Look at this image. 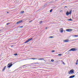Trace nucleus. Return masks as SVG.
I'll use <instances>...</instances> for the list:
<instances>
[{
    "label": "nucleus",
    "mask_w": 78,
    "mask_h": 78,
    "mask_svg": "<svg viewBox=\"0 0 78 78\" xmlns=\"http://www.w3.org/2000/svg\"><path fill=\"white\" fill-rule=\"evenodd\" d=\"M52 11H53V9H51L50 10V12H52Z\"/></svg>",
    "instance_id": "16"
},
{
    "label": "nucleus",
    "mask_w": 78,
    "mask_h": 78,
    "mask_svg": "<svg viewBox=\"0 0 78 78\" xmlns=\"http://www.w3.org/2000/svg\"><path fill=\"white\" fill-rule=\"evenodd\" d=\"M73 30L70 29H68L66 30V31H67L68 32H70V31H73Z\"/></svg>",
    "instance_id": "6"
},
{
    "label": "nucleus",
    "mask_w": 78,
    "mask_h": 78,
    "mask_svg": "<svg viewBox=\"0 0 78 78\" xmlns=\"http://www.w3.org/2000/svg\"><path fill=\"white\" fill-rule=\"evenodd\" d=\"M55 50H53L52 51V52H55Z\"/></svg>",
    "instance_id": "27"
},
{
    "label": "nucleus",
    "mask_w": 78,
    "mask_h": 78,
    "mask_svg": "<svg viewBox=\"0 0 78 78\" xmlns=\"http://www.w3.org/2000/svg\"><path fill=\"white\" fill-rule=\"evenodd\" d=\"M69 74H73L74 73V70L73 69H71L70 71H68Z\"/></svg>",
    "instance_id": "1"
},
{
    "label": "nucleus",
    "mask_w": 78,
    "mask_h": 78,
    "mask_svg": "<svg viewBox=\"0 0 78 78\" xmlns=\"http://www.w3.org/2000/svg\"><path fill=\"white\" fill-rule=\"evenodd\" d=\"M0 31H1V30H0Z\"/></svg>",
    "instance_id": "40"
},
{
    "label": "nucleus",
    "mask_w": 78,
    "mask_h": 78,
    "mask_svg": "<svg viewBox=\"0 0 78 78\" xmlns=\"http://www.w3.org/2000/svg\"><path fill=\"white\" fill-rule=\"evenodd\" d=\"M6 66H5L3 69L2 70V71L3 72L4 71H5V69H6Z\"/></svg>",
    "instance_id": "9"
},
{
    "label": "nucleus",
    "mask_w": 78,
    "mask_h": 78,
    "mask_svg": "<svg viewBox=\"0 0 78 78\" xmlns=\"http://www.w3.org/2000/svg\"><path fill=\"white\" fill-rule=\"evenodd\" d=\"M64 32H65V30H64Z\"/></svg>",
    "instance_id": "39"
},
{
    "label": "nucleus",
    "mask_w": 78,
    "mask_h": 78,
    "mask_svg": "<svg viewBox=\"0 0 78 78\" xmlns=\"http://www.w3.org/2000/svg\"><path fill=\"white\" fill-rule=\"evenodd\" d=\"M18 55V54H17V53L14 54V55H15V56H17V55Z\"/></svg>",
    "instance_id": "18"
},
{
    "label": "nucleus",
    "mask_w": 78,
    "mask_h": 78,
    "mask_svg": "<svg viewBox=\"0 0 78 78\" xmlns=\"http://www.w3.org/2000/svg\"><path fill=\"white\" fill-rule=\"evenodd\" d=\"M76 65H77L78 64V62H76Z\"/></svg>",
    "instance_id": "23"
},
{
    "label": "nucleus",
    "mask_w": 78,
    "mask_h": 78,
    "mask_svg": "<svg viewBox=\"0 0 78 78\" xmlns=\"http://www.w3.org/2000/svg\"><path fill=\"white\" fill-rule=\"evenodd\" d=\"M75 75H73V76H69V78H74V77H75Z\"/></svg>",
    "instance_id": "10"
},
{
    "label": "nucleus",
    "mask_w": 78,
    "mask_h": 78,
    "mask_svg": "<svg viewBox=\"0 0 78 78\" xmlns=\"http://www.w3.org/2000/svg\"><path fill=\"white\" fill-rule=\"evenodd\" d=\"M26 66V65H23L22 66V67H24V66Z\"/></svg>",
    "instance_id": "28"
},
{
    "label": "nucleus",
    "mask_w": 78,
    "mask_h": 78,
    "mask_svg": "<svg viewBox=\"0 0 78 78\" xmlns=\"http://www.w3.org/2000/svg\"><path fill=\"white\" fill-rule=\"evenodd\" d=\"M61 11H62V10H61L60 12H61Z\"/></svg>",
    "instance_id": "35"
},
{
    "label": "nucleus",
    "mask_w": 78,
    "mask_h": 78,
    "mask_svg": "<svg viewBox=\"0 0 78 78\" xmlns=\"http://www.w3.org/2000/svg\"><path fill=\"white\" fill-rule=\"evenodd\" d=\"M50 38H53V36H50Z\"/></svg>",
    "instance_id": "24"
},
{
    "label": "nucleus",
    "mask_w": 78,
    "mask_h": 78,
    "mask_svg": "<svg viewBox=\"0 0 78 78\" xmlns=\"http://www.w3.org/2000/svg\"><path fill=\"white\" fill-rule=\"evenodd\" d=\"M68 20L69 21H72V19H70Z\"/></svg>",
    "instance_id": "13"
},
{
    "label": "nucleus",
    "mask_w": 78,
    "mask_h": 78,
    "mask_svg": "<svg viewBox=\"0 0 78 78\" xmlns=\"http://www.w3.org/2000/svg\"><path fill=\"white\" fill-rule=\"evenodd\" d=\"M67 6H65V8H67Z\"/></svg>",
    "instance_id": "31"
},
{
    "label": "nucleus",
    "mask_w": 78,
    "mask_h": 78,
    "mask_svg": "<svg viewBox=\"0 0 78 78\" xmlns=\"http://www.w3.org/2000/svg\"><path fill=\"white\" fill-rule=\"evenodd\" d=\"M37 64V63H31V64Z\"/></svg>",
    "instance_id": "20"
},
{
    "label": "nucleus",
    "mask_w": 78,
    "mask_h": 78,
    "mask_svg": "<svg viewBox=\"0 0 78 78\" xmlns=\"http://www.w3.org/2000/svg\"><path fill=\"white\" fill-rule=\"evenodd\" d=\"M23 26H20V28H23Z\"/></svg>",
    "instance_id": "26"
},
{
    "label": "nucleus",
    "mask_w": 78,
    "mask_h": 78,
    "mask_svg": "<svg viewBox=\"0 0 78 78\" xmlns=\"http://www.w3.org/2000/svg\"><path fill=\"white\" fill-rule=\"evenodd\" d=\"M63 64H64V62H63Z\"/></svg>",
    "instance_id": "36"
},
{
    "label": "nucleus",
    "mask_w": 78,
    "mask_h": 78,
    "mask_svg": "<svg viewBox=\"0 0 78 78\" xmlns=\"http://www.w3.org/2000/svg\"><path fill=\"white\" fill-rule=\"evenodd\" d=\"M31 59H38L37 58H32Z\"/></svg>",
    "instance_id": "14"
},
{
    "label": "nucleus",
    "mask_w": 78,
    "mask_h": 78,
    "mask_svg": "<svg viewBox=\"0 0 78 78\" xmlns=\"http://www.w3.org/2000/svg\"><path fill=\"white\" fill-rule=\"evenodd\" d=\"M51 62H54V60H53V59H51Z\"/></svg>",
    "instance_id": "21"
},
{
    "label": "nucleus",
    "mask_w": 78,
    "mask_h": 78,
    "mask_svg": "<svg viewBox=\"0 0 78 78\" xmlns=\"http://www.w3.org/2000/svg\"><path fill=\"white\" fill-rule=\"evenodd\" d=\"M58 56H61V55H62V54H58Z\"/></svg>",
    "instance_id": "19"
},
{
    "label": "nucleus",
    "mask_w": 78,
    "mask_h": 78,
    "mask_svg": "<svg viewBox=\"0 0 78 78\" xmlns=\"http://www.w3.org/2000/svg\"><path fill=\"white\" fill-rule=\"evenodd\" d=\"M12 63L11 62L8 64L7 65V68H10L12 66Z\"/></svg>",
    "instance_id": "3"
},
{
    "label": "nucleus",
    "mask_w": 78,
    "mask_h": 78,
    "mask_svg": "<svg viewBox=\"0 0 78 78\" xmlns=\"http://www.w3.org/2000/svg\"><path fill=\"white\" fill-rule=\"evenodd\" d=\"M72 41H74V40H72Z\"/></svg>",
    "instance_id": "37"
},
{
    "label": "nucleus",
    "mask_w": 78,
    "mask_h": 78,
    "mask_svg": "<svg viewBox=\"0 0 78 78\" xmlns=\"http://www.w3.org/2000/svg\"><path fill=\"white\" fill-rule=\"evenodd\" d=\"M69 41H70L69 40V39H66L63 40V41L64 42H69Z\"/></svg>",
    "instance_id": "7"
},
{
    "label": "nucleus",
    "mask_w": 78,
    "mask_h": 78,
    "mask_svg": "<svg viewBox=\"0 0 78 78\" xmlns=\"http://www.w3.org/2000/svg\"><path fill=\"white\" fill-rule=\"evenodd\" d=\"M23 22V20L19 21L18 22H16V24H19V23H22V22Z\"/></svg>",
    "instance_id": "8"
},
{
    "label": "nucleus",
    "mask_w": 78,
    "mask_h": 78,
    "mask_svg": "<svg viewBox=\"0 0 78 78\" xmlns=\"http://www.w3.org/2000/svg\"><path fill=\"white\" fill-rule=\"evenodd\" d=\"M7 12V13H9V12Z\"/></svg>",
    "instance_id": "33"
},
{
    "label": "nucleus",
    "mask_w": 78,
    "mask_h": 78,
    "mask_svg": "<svg viewBox=\"0 0 78 78\" xmlns=\"http://www.w3.org/2000/svg\"><path fill=\"white\" fill-rule=\"evenodd\" d=\"M11 47H13V45H12L11 46Z\"/></svg>",
    "instance_id": "30"
},
{
    "label": "nucleus",
    "mask_w": 78,
    "mask_h": 78,
    "mask_svg": "<svg viewBox=\"0 0 78 78\" xmlns=\"http://www.w3.org/2000/svg\"><path fill=\"white\" fill-rule=\"evenodd\" d=\"M21 14H23V13H24V11H21Z\"/></svg>",
    "instance_id": "15"
},
{
    "label": "nucleus",
    "mask_w": 78,
    "mask_h": 78,
    "mask_svg": "<svg viewBox=\"0 0 78 78\" xmlns=\"http://www.w3.org/2000/svg\"><path fill=\"white\" fill-rule=\"evenodd\" d=\"M72 14V10H70L69 12L68 11L66 12V14L67 16H68L69 15V14Z\"/></svg>",
    "instance_id": "4"
},
{
    "label": "nucleus",
    "mask_w": 78,
    "mask_h": 78,
    "mask_svg": "<svg viewBox=\"0 0 78 78\" xmlns=\"http://www.w3.org/2000/svg\"><path fill=\"white\" fill-rule=\"evenodd\" d=\"M42 21H41V22H40V23H42Z\"/></svg>",
    "instance_id": "29"
},
{
    "label": "nucleus",
    "mask_w": 78,
    "mask_h": 78,
    "mask_svg": "<svg viewBox=\"0 0 78 78\" xmlns=\"http://www.w3.org/2000/svg\"><path fill=\"white\" fill-rule=\"evenodd\" d=\"M9 24H10V23H7L6 24V25H9Z\"/></svg>",
    "instance_id": "22"
},
{
    "label": "nucleus",
    "mask_w": 78,
    "mask_h": 78,
    "mask_svg": "<svg viewBox=\"0 0 78 78\" xmlns=\"http://www.w3.org/2000/svg\"><path fill=\"white\" fill-rule=\"evenodd\" d=\"M74 37H78V35H74Z\"/></svg>",
    "instance_id": "17"
},
{
    "label": "nucleus",
    "mask_w": 78,
    "mask_h": 78,
    "mask_svg": "<svg viewBox=\"0 0 78 78\" xmlns=\"http://www.w3.org/2000/svg\"><path fill=\"white\" fill-rule=\"evenodd\" d=\"M32 39H33V38H29L26 41L24 42V43H27V42H29L30 41H31V40H32Z\"/></svg>",
    "instance_id": "5"
},
{
    "label": "nucleus",
    "mask_w": 78,
    "mask_h": 78,
    "mask_svg": "<svg viewBox=\"0 0 78 78\" xmlns=\"http://www.w3.org/2000/svg\"><path fill=\"white\" fill-rule=\"evenodd\" d=\"M68 53H69V52Z\"/></svg>",
    "instance_id": "38"
},
{
    "label": "nucleus",
    "mask_w": 78,
    "mask_h": 78,
    "mask_svg": "<svg viewBox=\"0 0 78 78\" xmlns=\"http://www.w3.org/2000/svg\"><path fill=\"white\" fill-rule=\"evenodd\" d=\"M60 30H61L60 31L61 33H62L63 32V29L62 28H61L60 29Z\"/></svg>",
    "instance_id": "12"
},
{
    "label": "nucleus",
    "mask_w": 78,
    "mask_h": 78,
    "mask_svg": "<svg viewBox=\"0 0 78 78\" xmlns=\"http://www.w3.org/2000/svg\"><path fill=\"white\" fill-rule=\"evenodd\" d=\"M37 59H38V60H44V58H38Z\"/></svg>",
    "instance_id": "11"
},
{
    "label": "nucleus",
    "mask_w": 78,
    "mask_h": 78,
    "mask_svg": "<svg viewBox=\"0 0 78 78\" xmlns=\"http://www.w3.org/2000/svg\"><path fill=\"white\" fill-rule=\"evenodd\" d=\"M32 21H33V20H32L31 21H29V23H30V22H32Z\"/></svg>",
    "instance_id": "25"
},
{
    "label": "nucleus",
    "mask_w": 78,
    "mask_h": 78,
    "mask_svg": "<svg viewBox=\"0 0 78 78\" xmlns=\"http://www.w3.org/2000/svg\"><path fill=\"white\" fill-rule=\"evenodd\" d=\"M77 50V49H76V48H73L70 49L69 51H76Z\"/></svg>",
    "instance_id": "2"
},
{
    "label": "nucleus",
    "mask_w": 78,
    "mask_h": 78,
    "mask_svg": "<svg viewBox=\"0 0 78 78\" xmlns=\"http://www.w3.org/2000/svg\"><path fill=\"white\" fill-rule=\"evenodd\" d=\"M77 62H78V59L77 60Z\"/></svg>",
    "instance_id": "34"
},
{
    "label": "nucleus",
    "mask_w": 78,
    "mask_h": 78,
    "mask_svg": "<svg viewBox=\"0 0 78 78\" xmlns=\"http://www.w3.org/2000/svg\"><path fill=\"white\" fill-rule=\"evenodd\" d=\"M48 27H47L46 28V29H47Z\"/></svg>",
    "instance_id": "32"
}]
</instances>
